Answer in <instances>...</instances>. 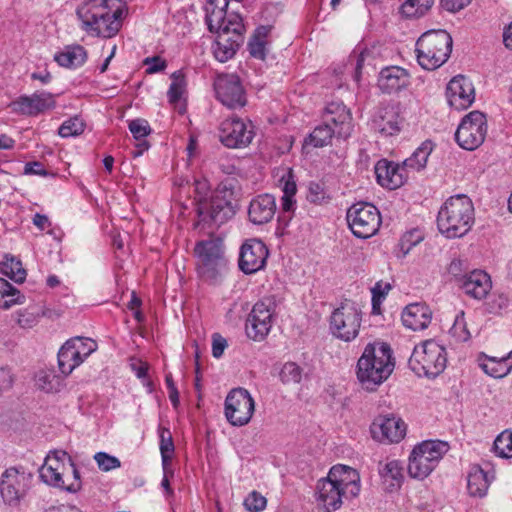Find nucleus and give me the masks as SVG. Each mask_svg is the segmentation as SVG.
Returning <instances> with one entry per match:
<instances>
[{"mask_svg": "<svg viewBox=\"0 0 512 512\" xmlns=\"http://www.w3.org/2000/svg\"><path fill=\"white\" fill-rule=\"evenodd\" d=\"M359 482L360 477L355 469L344 465L333 466L328 476L317 482V499L327 512L335 511L341 507L343 499H351L359 494Z\"/></svg>", "mask_w": 512, "mask_h": 512, "instance_id": "obj_1", "label": "nucleus"}, {"mask_svg": "<svg viewBox=\"0 0 512 512\" xmlns=\"http://www.w3.org/2000/svg\"><path fill=\"white\" fill-rule=\"evenodd\" d=\"M392 350L387 343L368 344L357 362V378L368 391H374L393 372Z\"/></svg>", "mask_w": 512, "mask_h": 512, "instance_id": "obj_2", "label": "nucleus"}, {"mask_svg": "<svg viewBox=\"0 0 512 512\" xmlns=\"http://www.w3.org/2000/svg\"><path fill=\"white\" fill-rule=\"evenodd\" d=\"M81 28L92 36L110 38L121 27L122 9L111 11L107 0H89L77 8Z\"/></svg>", "mask_w": 512, "mask_h": 512, "instance_id": "obj_3", "label": "nucleus"}, {"mask_svg": "<svg viewBox=\"0 0 512 512\" xmlns=\"http://www.w3.org/2000/svg\"><path fill=\"white\" fill-rule=\"evenodd\" d=\"M474 223V207L471 199L459 194L447 199L438 211L437 227L447 238L466 235Z\"/></svg>", "mask_w": 512, "mask_h": 512, "instance_id": "obj_4", "label": "nucleus"}, {"mask_svg": "<svg viewBox=\"0 0 512 512\" xmlns=\"http://www.w3.org/2000/svg\"><path fill=\"white\" fill-rule=\"evenodd\" d=\"M38 472L40 479L52 487L69 493H76L81 489L80 473L65 451L50 452Z\"/></svg>", "mask_w": 512, "mask_h": 512, "instance_id": "obj_5", "label": "nucleus"}, {"mask_svg": "<svg viewBox=\"0 0 512 512\" xmlns=\"http://www.w3.org/2000/svg\"><path fill=\"white\" fill-rule=\"evenodd\" d=\"M452 37L445 30H431L423 33L416 42L415 52L419 65L426 70L442 66L452 51Z\"/></svg>", "mask_w": 512, "mask_h": 512, "instance_id": "obj_6", "label": "nucleus"}, {"mask_svg": "<svg viewBox=\"0 0 512 512\" xmlns=\"http://www.w3.org/2000/svg\"><path fill=\"white\" fill-rule=\"evenodd\" d=\"M446 349L434 340L415 346L409 360L410 369L418 376L435 378L446 368Z\"/></svg>", "mask_w": 512, "mask_h": 512, "instance_id": "obj_7", "label": "nucleus"}, {"mask_svg": "<svg viewBox=\"0 0 512 512\" xmlns=\"http://www.w3.org/2000/svg\"><path fill=\"white\" fill-rule=\"evenodd\" d=\"M447 442L427 440L417 445L409 458L408 473L412 478L425 479L448 452Z\"/></svg>", "mask_w": 512, "mask_h": 512, "instance_id": "obj_8", "label": "nucleus"}, {"mask_svg": "<svg viewBox=\"0 0 512 512\" xmlns=\"http://www.w3.org/2000/svg\"><path fill=\"white\" fill-rule=\"evenodd\" d=\"M361 322V309L356 303L346 300L332 312L330 331L334 337L351 342L358 336Z\"/></svg>", "mask_w": 512, "mask_h": 512, "instance_id": "obj_9", "label": "nucleus"}, {"mask_svg": "<svg viewBox=\"0 0 512 512\" xmlns=\"http://www.w3.org/2000/svg\"><path fill=\"white\" fill-rule=\"evenodd\" d=\"M198 257L197 269L205 281L214 282L226 265L223 257L222 240L219 238L200 241L195 246Z\"/></svg>", "mask_w": 512, "mask_h": 512, "instance_id": "obj_10", "label": "nucleus"}, {"mask_svg": "<svg viewBox=\"0 0 512 512\" xmlns=\"http://www.w3.org/2000/svg\"><path fill=\"white\" fill-rule=\"evenodd\" d=\"M346 219L354 236L361 239L375 235L381 225L380 212L367 202L353 204L347 210Z\"/></svg>", "mask_w": 512, "mask_h": 512, "instance_id": "obj_11", "label": "nucleus"}, {"mask_svg": "<svg viewBox=\"0 0 512 512\" xmlns=\"http://www.w3.org/2000/svg\"><path fill=\"white\" fill-rule=\"evenodd\" d=\"M487 135V120L484 113L472 111L467 114L455 132V140L465 150L477 149Z\"/></svg>", "mask_w": 512, "mask_h": 512, "instance_id": "obj_12", "label": "nucleus"}, {"mask_svg": "<svg viewBox=\"0 0 512 512\" xmlns=\"http://www.w3.org/2000/svg\"><path fill=\"white\" fill-rule=\"evenodd\" d=\"M225 417L233 426H244L249 423L255 410V402L244 388L232 389L225 399Z\"/></svg>", "mask_w": 512, "mask_h": 512, "instance_id": "obj_13", "label": "nucleus"}, {"mask_svg": "<svg viewBox=\"0 0 512 512\" xmlns=\"http://www.w3.org/2000/svg\"><path fill=\"white\" fill-rule=\"evenodd\" d=\"M275 300L271 297L258 301L246 321V334L255 341L263 340L272 327Z\"/></svg>", "mask_w": 512, "mask_h": 512, "instance_id": "obj_14", "label": "nucleus"}, {"mask_svg": "<svg viewBox=\"0 0 512 512\" xmlns=\"http://www.w3.org/2000/svg\"><path fill=\"white\" fill-rule=\"evenodd\" d=\"M254 135L252 123H245L239 117L224 120L219 128V140L228 148L246 147L252 142Z\"/></svg>", "mask_w": 512, "mask_h": 512, "instance_id": "obj_15", "label": "nucleus"}, {"mask_svg": "<svg viewBox=\"0 0 512 512\" xmlns=\"http://www.w3.org/2000/svg\"><path fill=\"white\" fill-rule=\"evenodd\" d=\"M217 99L230 109L242 108L247 99L240 78L235 74L218 75L214 82Z\"/></svg>", "mask_w": 512, "mask_h": 512, "instance_id": "obj_16", "label": "nucleus"}, {"mask_svg": "<svg viewBox=\"0 0 512 512\" xmlns=\"http://www.w3.org/2000/svg\"><path fill=\"white\" fill-rule=\"evenodd\" d=\"M236 212V204L225 198L212 196L208 201L201 200L197 207L199 221L208 226H216L227 222Z\"/></svg>", "mask_w": 512, "mask_h": 512, "instance_id": "obj_17", "label": "nucleus"}, {"mask_svg": "<svg viewBox=\"0 0 512 512\" xmlns=\"http://www.w3.org/2000/svg\"><path fill=\"white\" fill-rule=\"evenodd\" d=\"M406 424L394 415H380L374 419L370 431L379 442L398 443L406 434Z\"/></svg>", "mask_w": 512, "mask_h": 512, "instance_id": "obj_18", "label": "nucleus"}, {"mask_svg": "<svg viewBox=\"0 0 512 512\" xmlns=\"http://www.w3.org/2000/svg\"><path fill=\"white\" fill-rule=\"evenodd\" d=\"M267 257L268 249L261 240H247L240 250L239 268L245 274L256 273L264 268Z\"/></svg>", "mask_w": 512, "mask_h": 512, "instance_id": "obj_19", "label": "nucleus"}, {"mask_svg": "<svg viewBox=\"0 0 512 512\" xmlns=\"http://www.w3.org/2000/svg\"><path fill=\"white\" fill-rule=\"evenodd\" d=\"M449 105L460 111L467 109L475 100V90L472 82L463 75L453 77L446 88Z\"/></svg>", "mask_w": 512, "mask_h": 512, "instance_id": "obj_20", "label": "nucleus"}, {"mask_svg": "<svg viewBox=\"0 0 512 512\" xmlns=\"http://www.w3.org/2000/svg\"><path fill=\"white\" fill-rule=\"evenodd\" d=\"M325 122L332 126L337 138L347 139L353 131L350 110L340 102H331L326 106Z\"/></svg>", "mask_w": 512, "mask_h": 512, "instance_id": "obj_21", "label": "nucleus"}, {"mask_svg": "<svg viewBox=\"0 0 512 512\" xmlns=\"http://www.w3.org/2000/svg\"><path fill=\"white\" fill-rule=\"evenodd\" d=\"M460 287L468 296L482 300L492 289V281L485 271L476 269L460 278Z\"/></svg>", "mask_w": 512, "mask_h": 512, "instance_id": "obj_22", "label": "nucleus"}, {"mask_svg": "<svg viewBox=\"0 0 512 512\" xmlns=\"http://www.w3.org/2000/svg\"><path fill=\"white\" fill-rule=\"evenodd\" d=\"M402 118L399 109L393 104L380 107L373 118V127L385 136H393L401 130Z\"/></svg>", "mask_w": 512, "mask_h": 512, "instance_id": "obj_23", "label": "nucleus"}, {"mask_svg": "<svg viewBox=\"0 0 512 512\" xmlns=\"http://www.w3.org/2000/svg\"><path fill=\"white\" fill-rule=\"evenodd\" d=\"M276 213V200L271 194L265 193L256 196L248 208L249 220L255 225L270 222Z\"/></svg>", "mask_w": 512, "mask_h": 512, "instance_id": "obj_24", "label": "nucleus"}, {"mask_svg": "<svg viewBox=\"0 0 512 512\" xmlns=\"http://www.w3.org/2000/svg\"><path fill=\"white\" fill-rule=\"evenodd\" d=\"M405 168L386 159H382L375 165V175L377 182L385 188L394 190L404 184L406 176Z\"/></svg>", "mask_w": 512, "mask_h": 512, "instance_id": "obj_25", "label": "nucleus"}, {"mask_svg": "<svg viewBox=\"0 0 512 512\" xmlns=\"http://www.w3.org/2000/svg\"><path fill=\"white\" fill-rule=\"evenodd\" d=\"M409 84L408 72L399 66L383 68L378 77V87L387 94H392L407 87Z\"/></svg>", "mask_w": 512, "mask_h": 512, "instance_id": "obj_26", "label": "nucleus"}, {"mask_svg": "<svg viewBox=\"0 0 512 512\" xmlns=\"http://www.w3.org/2000/svg\"><path fill=\"white\" fill-rule=\"evenodd\" d=\"M401 319L406 328L420 331L426 329L430 324L432 312L426 304L412 303L405 307Z\"/></svg>", "mask_w": 512, "mask_h": 512, "instance_id": "obj_27", "label": "nucleus"}, {"mask_svg": "<svg viewBox=\"0 0 512 512\" xmlns=\"http://www.w3.org/2000/svg\"><path fill=\"white\" fill-rule=\"evenodd\" d=\"M492 479L493 476L490 477L479 465H473L467 478L469 494L474 497L485 496Z\"/></svg>", "mask_w": 512, "mask_h": 512, "instance_id": "obj_28", "label": "nucleus"}, {"mask_svg": "<svg viewBox=\"0 0 512 512\" xmlns=\"http://www.w3.org/2000/svg\"><path fill=\"white\" fill-rule=\"evenodd\" d=\"M54 59L62 67L76 69L86 62L87 51L81 45H70L57 53Z\"/></svg>", "mask_w": 512, "mask_h": 512, "instance_id": "obj_29", "label": "nucleus"}, {"mask_svg": "<svg viewBox=\"0 0 512 512\" xmlns=\"http://www.w3.org/2000/svg\"><path fill=\"white\" fill-rule=\"evenodd\" d=\"M83 363L82 358L78 355L76 349L69 340H67L58 352V367L64 377L72 373V371Z\"/></svg>", "mask_w": 512, "mask_h": 512, "instance_id": "obj_30", "label": "nucleus"}, {"mask_svg": "<svg viewBox=\"0 0 512 512\" xmlns=\"http://www.w3.org/2000/svg\"><path fill=\"white\" fill-rule=\"evenodd\" d=\"M482 370L491 377H505L512 370V351L501 358L487 357L481 364Z\"/></svg>", "mask_w": 512, "mask_h": 512, "instance_id": "obj_31", "label": "nucleus"}, {"mask_svg": "<svg viewBox=\"0 0 512 512\" xmlns=\"http://www.w3.org/2000/svg\"><path fill=\"white\" fill-rule=\"evenodd\" d=\"M31 472L28 468L17 465L7 468L2 473V483L14 484L25 495L31 482Z\"/></svg>", "mask_w": 512, "mask_h": 512, "instance_id": "obj_32", "label": "nucleus"}, {"mask_svg": "<svg viewBox=\"0 0 512 512\" xmlns=\"http://www.w3.org/2000/svg\"><path fill=\"white\" fill-rule=\"evenodd\" d=\"M279 183L283 192L281 209L283 212H292L295 209L296 201L294 197L297 192V185L292 169H289L287 173L280 178Z\"/></svg>", "mask_w": 512, "mask_h": 512, "instance_id": "obj_33", "label": "nucleus"}, {"mask_svg": "<svg viewBox=\"0 0 512 512\" xmlns=\"http://www.w3.org/2000/svg\"><path fill=\"white\" fill-rule=\"evenodd\" d=\"M242 41H239L226 33L217 34L214 56L219 62H226L237 52Z\"/></svg>", "mask_w": 512, "mask_h": 512, "instance_id": "obj_34", "label": "nucleus"}, {"mask_svg": "<svg viewBox=\"0 0 512 512\" xmlns=\"http://www.w3.org/2000/svg\"><path fill=\"white\" fill-rule=\"evenodd\" d=\"M271 25H261L257 27L248 43L250 55L254 58L264 60L266 57L267 37L272 30Z\"/></svg>", "mask_w": 512, "mask_h": 512, "instance_id": "obj_35", "label": "nucleus"}, {"mask_svg": "<svg viewBox=\"0 0 512 512\" xmlns=\"http://www.w3.org/2000/svg\"><path fill=\"white\" fill-rule=\"evenodd\" d=\"M25 302V296L19 289L0 277V309L9 310Z\"/></svg>", "mask_w": 512, "mask_h": 512, "instance_id": "obj_36", "label": "nucleus"}, {"mask_svg": "<svg viewBox=\"0 0 512 512\" xmlns=\"http://www.w3.org/2000/svg\"><path fill=\"white\" fill-rule=\"evenodd\" d=\"M335 136V131L332 126L326 122L318 125L314 130L304 139L303 148L312 146L314 148H322L331 143Z\"/></svg>", "mask_w": 512, "mask_h": 512, "instance_id": "obj_37", "label": "nucleus"}, {"mask_svg": "<svg viewBox=\"0 0 512 512\" xmlns=\"http://www.w3.org/2000/svg\"><path fill=\"white\" fill-rule=\"evenodd\" d=\"M434 149V144L430 140L424 141L414 152L403 162L405 170L411 169L420 171L426 167L429 155Z\"/></svg>", "mask_w": 512, "mask_h": 512, "instance_id": "obj_38", "label": "nucleus"}, {"mask_svg": "<svg viewBox=\"0 0 512 512\" xmlns=\"http://www.w3.org/2000/svg\"><path fill=\"white\" fill-rule=\"evenodd\" d=\"M35 384L45 393H56L63 386V377L56 375L53 370H41L35 377Z\"/></svg>", "mask_w": 512, "mask_h": 512, "instance_id": "obj_39", "label": "nucleus"}, {"mask_svg": "<svg viewBox=\"0 0 512 512\" xmlns=\"http://www.w3.org/2000/svg\"><path fill=\"white\" fill-rule=\"evenodd\" d=\"M0 271L16 283H22L26 278V270L21 261L13 256L5 255L0 262Z\"/></svg>", "mask_w": 512, "mask_h": 512, "instance_id": "obj_40", "label": "nucleus"}, {"mask_svg": "<svg viewBox=\"0 0 512 512\" xmlns=\"http://www.w3.org/2000/svg\"><path fill=\"white\" fill-rule=\"evenodd\" d=\"M434 0H406L401 6L402 14L407 18L424 15L433 5Z\"/></svg>", "mask_w": 512, "mask_h": 512, "instance_id": "obj_41", "label": "nucleus"}, {"mask_svg": "<svg viewBox=\"0 0 512 512\" xmlns=\"http://www.w3.org/2000/svg\"><path fill=\"white\" fill-rule=\"evenodd\" d=\"M402 470L403 468L399 461L391 460L380 469V474L385 481H391V487H399L403 479Z\"/></svg>", "mask_w": 512, "mask_h": 512, "instance_id": "obj_42", "label": "nucleus"}, {"mask_svg": "<svg viewBox=\"0 0 512 512\" xmlns=\"http://www.w3.org/2000/svg\"><path fill=\"white\" fill-rule=\"evenodd\" d=\"M56 95L45 92L35 91L34 92V116L40 113H45L53 110L56 107Z\"/></svg>", "mask_w": 512, "mask_h": 512, "instance_id": "obj_43", "label": "nucleus"}, {"mask_svg": "<svg viewBox=\"0 0 512 512\" xmlns=\"http://www.w3.org/2000/svg\"><path fill=\"white\" fill-rule=\"evenodd\" d=\"M227 21L226 12L223 8L206 9V23L209 31L219 34Z\"/></svg>", "mask_w": 512, "mask_h": 512, "instance_id": "obj_44", "label": "nucleus"}, {"mask_svg": "<svg viewBox=\"0 0 512 512\" xmlns=\"http://www.w3.org/2000/svg\"><path fill=\"white\" fill-rule=\"evenodd\" d=\"M493 448L495 453L501 458L512 457V431L504 430L495 439Z\"/></svg>", "mask_w": 512, "mask_h": 512, "instance_id": "obj_45", "label": "nucleus"}, {"mask_svg": "<svg viewBox=\"0 0 512 512\" xmlns=\"http://www.w3.org/2000/svg\"><path fill=\"white\" fill-rule=\"evenodd\" d=\"M171 78L172 83L170 84L167 96L171 104H176L185 92L186 81L181 71L174 72Z\"/></svg>", "mask_w": 512, "mask_h": 512, "instance_id": "obj_46", "label": "nucleus"}, {"mask_svg": "<svg viewBox=\"0 0 512 512\" xmlns=\"http://www.w3.org/2000/svg\"><path fill=\"white\" fill-rule=\"evenodd\" d=\"M238 182L234 178H227L220 182L218 185L215 194L213 195L215 198H225L230 200L232 203L236 204L237 201V188Z\"/></svg>", "mask_w": 512, "mask_h": 512, "instance_id": "obj_47", "label": "nucleus"}, {"mask_svg": "<svg viewBox=\"0 0 512 512\" xmlns=\"http://www.w3.org/2000/svg\"><path fill=\"white\" fill-rule=\"evenodd\" d=\"M279 377L283 384L300 383L302 369L294 362H287L282 366Z\"/></svg>", "mask_w": 512, "mask_h": 512, "instance_id": "obj_48", "label": "nucleus"}, {"mask_svg": "<svg viewBox=\"0 0 512 512\" xmlns=\"http://www.w3.org/2000/svg\"><path fill=\"white\" fill-rule=\"evenodd\" d=\"M243 32L242 18L238 14H232L227 18L220 33H226L239 41H243Z\"/></svg>", "mask_w": 512, "mask_h": 512, "instance_id": "obj_49", "label": "nucleus"}, {"mask_svg": "<svg viewBox=\"0 0 512 512\" xmlns=\"http://www.w3.org/2000/svg\"><path fill=\"white\" fill-rule=\"evenodd\" d=\"M69 341L73 345L74 349H76L78 355L82 358L83 361L97 348L96 342L90 338L77 336L70 338Z\"/></svg>", "mask_w": 512, "mask_h": 512, "instance_id": "obj_50", "label": "nucleus"}, {"mask_svg": "<svg viewBox=\"0 0 512 512\" xmlns=\"http://www.w3.org/2000/svg\"><path fill=\"white\" fill-rule=\"evenodd\" d=\"M84 131V123L78 117L70 118L59 127V135L63 138L78 136Z\"/></svg>", "mask_w": 512, "mask_h": 512, "instance_id": "obj_51", "label": "nucleus"}, {"mask_svg": "<svg viewBox=\"0 0 512 512\" xmlns=\"http://www.w3.org/2000/svg\"><path fill=\"white\" fill-rule=\"evenodd\" d=\"M34 226L40 230H47V234L52 236L55 241H59L61 237L60 229L52 227V223L46 215L39 213L34 214Z\"/></svg>", "mask_w": 512, "mask_h": 512, "instance_id": "obj_52", "label": "nucleus"}, {"mask_svg": "<svg viewBox=\"0 0 512 512\" xmlns=\"http://www.w3.org/2000/svg\"><path fill=\"white\" fill-rule=\"evenodd\" d=\"M94 459L102 471H110L121 466L120 460L114 456H111L105 452H97Z\"/></svg>", "mask_w": 512, "mask_h": 512, "instance_id": "obj_53", "label": "nucleus"}, {"mask_svg": "<svg viewBox=\"0 0 512 512\" xmlns=\"http://www.w3.org/2000/svg\"><path fill=\"white\" fill-rule=\"evenodd\" d=\"M0 491L3 498L9 504H16L20 501V499L24 496V494L16 487L14 484L10 483H2L0 481Z\"/></svg>", "mask_w": 512, "mask_h": 512, "instance_id": "obj_54", "label": "nucleus"}, {"mask_svg": "<svg viewBox=\"0 0 512 512\" xmlns=\"http://www.w3.org/2000/svg\"><path fill=\"white\" fill-rule=\"evenodd\" d=\"M128 127L136 140L146 137L151 132L148 122L144 119L131 120Z\"/></svg>", "mask_w": 512, "mask_h": 512, "instance_id": "obj_55", "label": "nucleus"}, {"mask_svg": "<svg viewBox=\"0 0 512 512\" xmlns=\"http://www.w3.org/2000/svg\"><path fill=\"white\" fill-rule=\"evenodd\" d=\"M244 505L246 509L250 512H260L266 506V498L263 497L261 494L253 491L244 500Z\"/></svg>", "mask_w": 512, "mask_h": 512, "instance_id": "obj_56", "label": "nucleus"}, {"mask_svg": "<svg viewBox=\"0 0 512 512\" xmlns=\"http://www.w3.org/2000/svg\"><path fill=\"white\" fill-rule=\"evenodd\" d=\"M391 289V285L389 283L377 282L375 286L372 288V307L373 311L377 309V307L381 304L385 296L388 294Z\"/></svg>", "mask_w": 512, "mask_h": 512, "instance_id": "obj_57", "label": "nucleus"}, {"mask_svg": "<svg viewBox=\"0 0 512 512\" xmlns=\"http://www.w3.org/2000/svg\"><path fill=\"white\" fill-rule=\"evenodd\" d=\"M307 199L311 203H321L325 199V191L321 184L311 182L308 186Z\"/></svg>", "mask_w": 512, "mask_h": 512, "instance_id": "obj_58", "label": "nucleus"}, {"mask_svg": "<svg viewBox=\"0 0 512 512\" xmlns=\"http://www.w3.org/2000/svg\"><path fill=\"white\" fill-rule=\"evenodd\" d=\"M452 331L454 335H457L463 341H466L470 338V333L466 329L464 312H461L459 315H457L452 327Z\"/></svg>", "mask_w": 512, "mask_h": 512, "instance_id": "obj_59", "label": "nucleus"}, {"mask_svg": "<svg viewBox=\"0 0 512 512\" xmlns=\"http://www.w3.org/2000/svg\"><path fill=\"white\" fill-rule=\"evenodd\" d=\"M144 64L147 65L146 72L148 74H154L163 71L167 66L166 61L159 56L146 58L144 60Z\"/></svg>", "mask_w": 512, "mask_h": 512, "instance_id": "obj_60", "label": "nucleus"}, {"mask_svg": "<svg viewBox=\"0 0 512 512\" xmlns=\"http://www.w3.org/2000/svg\"><path fill=\"white\" fill-rule=\"evenodd\" d=\"M509 305L508 298L503 295H497L488 303V311L493 314H499L502 310L506 309Z\"/></svg>", "mask_w": 512, "mask_h": 512, "instance_id": "obj_61", "label": "nucleus"}, {"mask_svg": "<svg viewBox=\"0 0 512 512\" xmlns=\"http://www.w3.org/2000/svg\"><path fill=\"white\" fill-rule=\"evenodd\" d=\"M160 452L161 454L169 453L173 454L174 452V443L171 436V433L168 429L162 428L160 433Z\"/></svg>", "mask_w": 512, "mask_h": 512, "instance_id": "obj_62", "label": "nucleus"}, {"mask_svg": "<svg viewBox=\"0 0 512 512\" xmlns=\"http://www.w3.org/2000/svg\"><path fill=\"white\" fill-rule=\"evenodd\" d=\"M195 200L197 207L200 205L201 200L208 201L209 185L206 180H195L194 182Z\"/></svg>", "mask_w": 512, "mask_h": 512, "instance_id": "obj_63", "label": "nucleus"}, {"mask_svg": "<svg viewBox=\"0 0 512 512\" xmlns=\"http://www.w3.org/2000/svg\"><path fill=\"white\" fill-rule=\"evenodd\" d=\"M12 110L23 114L32 113V98L21 97L17 101L11 103Z\"/></svg>", "mask_w": 512, "mask_h": 512, "instance_id": "obj_64", "label": "nucleus"}]
</instances>
